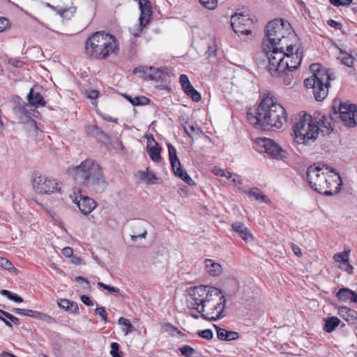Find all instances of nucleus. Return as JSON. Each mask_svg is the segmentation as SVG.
<instances>
[{
  "label": "nucleus",
  "mask_w": 357,
  "mask_h": 357,
  "mask_svg": "<svg viewBox=\"0 0 357 357\" xmlns=\"http://www.w3.org/2000/svg\"><path fill=\"white\" fill-rule=\"evenodd\" d=\"M247 120L256 128L268 130L282 128L287 122V114L285 109L274 102L273 97L264 98L254 113L247 112Z\"/></svg>",
  "instance_id": "f257e3e1"
},
{
  "label": "nucleus",
  "mask_w": 357,
  "mask_h": 357,
  "mask_svg": "<svg viewBox=\"0 0 357 357\" xmlns=\"http://www.w3.org/2000/svg\"><path fill=\"white\" fill-rule=\"evenodd\" d=\"M69 173L77 182L96 190H103L107 184L102 167L95 160L91 158H87L79 165L70 169Z\"/></svg>",
  "instance_id": "f03ea898"
},
{
  "label": "nucleus",
  "mask_w": 357,
  "mask_h": 357,
  "mask_svg": "<svg viewBox=\"0 0 357 357\" xmlns=\"http://www.w3.org/2000/svg\"><path fill=\"white\" fill-rule=\"evenodd\" d=\"M119 43L116 38L104 31H98L90 36L85 43L86 54L98 59H103L116 54Z\"/></svg>",
  "instance_id": "7ed1b4c3"
},
{
  "label": "nucleus",
  "mask_w": 357,
  "mask_h": 357,
  "mask_svg": "<svg viewBox=\"0 0 357 357\" xmlns=\"http://www.w3.org/2000/svg\"><path fill=\"white\" fill-rule=\"evenodd\" d=\"M292 130L297 144L310 145L317 139L320 128L312 121L311 115L301 112L293 120Z\"/></svg>",
  "instance_id": "20e7f679"
},
{
  "label": "nucleus",
  "mask_w": 357,
  "mask_h": 357,
  "mask_svg": "<svg viewBox=\"0 0 357 357\" xmlns=\"http://www.w3.org/2000/svg\"><path fill=\"white\" fill-rule=\"evenodd\" d=\"M266 36L270 45L281 46V48H284L286 43L296 40L290 23L282 19H276L268 23Z\"/></svg>",
  "instance_id": "39448f33"
},
{
  "label": "nucleus",
  "mask_w": 357,
  "mask_h": 357,
  "mask_svg": "<svg viewBox=\"0 0 357 357\" xmlns=\"http://www.w3.org/2000/svg\"><path fill=\"white\" fill-rule=\"evenodd\" d=\"M310 70L312 75L304 80L307 89H328L331 86L330 82L334 79V77L328 69L321 68L319 63H312Z\"/></svg>",
  "instance_id": "423d86ee"
},
{
  "label": "nucleus",
  "mask_w": 357,
  "mask_h": 357,
  "mask_svg": "<svg viewBox=\"0 0 357 357\" xmlns=\"http://www.w3.org/2000/svg\"><path fill=\"white\" fill-rule=\"evenodd\" d=\"M323 165L321 167L319 165L317 166L315 164L310 165L306 172V178L312 189L317 191L320 194L330 196L332 195L331 190L328 189L326 182L327 181V176L329 172H325ZM328 167L326 166V170H328Z\"/></svg>",
  "instance_id": "0eeeda50"
},
{
  "label": "nucleus",
  "mask_w": 357,
  "mask_h": 357,
  "mask_svg": "<svg viewBox=\"0 0 357 357\" xmlns=\"http://www.w3.org/2000/svg\"><path fill=\"white\" fill-rule=\"evenodd\" d=\"M263 50L268 60L267 66L268 72L273 75L284 73L285 48H281V46L277 45L268 46L264 41Z\"/></svg>",
  "instance_id": "6e6552de"
},
{
  "label": "nucleus",
  "mask_w": 357,
  "mask_h": 357,
  "mask_svg": "<svg viewBox=\"0 0 357 357\" xmlns=\"http://www.w3.org/2000/svg\"><path fill=\"white\" fill-rule=\"evenodd\" d=\"M334 115H339L344 125L349 128L357 126V108L354 104L335 99L333 102Z\"/></svg>",
  "instance_id": "1a4fd4ad"
},
{
  "label": "nucleus",
  "mask_w": 357,
  "mask_h": 357,
  "mask_svg": "<svg viewBox=\"0 0 357 357\" xmlns=\"http://www.w3.org/2000/svg\"><path fill=\"white\" fill-rule=\"evenodd\" d=\"M133 73L142 79L153 82H167L169 74L164 70L152 66H139L133 70Z\"/></svg>",
  "instance_id": "9d476101"
},
{
  "label": "nucleus",
  "mask_w": 357,
  "mask_h": 357,
  "mask_svg": "<svg viewBox=\"0 0 357 357\" xmlns=\"http://www.w3.org/2000/svg\"><path fill=\"white\" fill-rule=\"evenodd\" d=\"M253 22L248 15L238 13L231 17V25L238 36H248L251 33Z\"/></svg>",
  "instance_id": "9b49d317"
},
{
  "label": "nucleus",
  "mask_w": 357,
  "mask_h": 357,
  "mask_svg": "<svg viewBox=\"0 0 357 357\" xmlns=\"http://www.w3.org/2000/svg\"><path fill=\"white\" fill-rule=\"evenodd\" d=\"M284 71L286 70H294L297 68L301 62V53L299 52V46L295 42L286 43Z\"/></svg>",
  "instance_id": "f8f14e48"
},
{
  "label": "nucleus",
  "mask_w": 357,
  "mask_h": 357,
  "mask_svg": "<svg viewBox=\"0 0 357 357\" xmlns=\"http://www.w3.org/2000/svg\"><path fill=\"white\" fill-rule=\"evenodd\" d=\"M33 185L40 194H52L61 191L56 179L45 175H39L33 178Z\"/></svg>",
  "instance_id": "ddd939ff"
},
{
  "label": "nucleus",
  "mask_w": 357,
  "mask_h": 357,
  "mask_svg": "<svg viewBox=\"0 0 357 357\" xmlns=\"http://www.w3.org/2000/svg\"><path fill=\"white\" fill-rule=\"evenodd\" d=\"M13 101L15 103V105L13 107V111L19 120H29L32 116L36 119L41 117L38 111L31 108L29 109L28 107H30L29 104L24 102L19 96L14 97Z\"/></svg>",
  "instance_id": "4468645a"
},
{
  "label": "nucleus",
  "mask_w": 357,
  "mask_h": 357,
  "mask_svg": "<svg viewBox=\"0 0 357 357\" xmlns=\"http://www.w3.org/2000/svg\"><path fill=\"white\" fill-rule=\"evenodd\" d=\"M261 146L264 152L274 158L283 159L287 158V152L282 149L276 142L270 139L261 140Z\"/></svg>",
  "instance_id": "2eb2a0df"
},
{
  "label": "nucleus",
  "mask_w": 357,
  "mask_h": 357,
  "mask_svg": "<svg viewBox=\"0 0 357 357\" xmlns=\"http://www.w3.org/2000/svg\"><path fill=\"white\" fill-rule=\"evenodd\" d=\"M73 202L77 206L82 213L86 215H89L94 208L97 204L92 198L88 196L79 195V199L75 197Z\"/></svg>",
  "instance_id": "dca6fc26"
},
{
  "label": "nucleus",
  "mask_w": 357,
  "mask_h": 357,
  "mask_svg": "<svg viewBox=\"0 0 357 357\" xmlns=\"http://www.w3.org/2000/svg\"><path fill=\"white\" fill-rule=\"evenodd\" d=\"M219 302L215 303L211 307V314H214L215 315H213L211 317H209L208 314H205L204 312L202 314V317L204 319H211V320H217L222 318L224 315L222 314L224 312V310L225 309V305H226V299L225 298L224 294L221 295V296L218 298Z\"/></svg>",
  "instance_id": "f3484780"
},
{
  "label": "nucleus",
  "mask_w": 357,
  "mask_h": 357,
  "mask_svg": "<svg viewBox=\"0 0 357 357\" xmlns=\"http://www.w3.org/2000/svg\"><path fill=\"white\" fill-rule=\"evenodd\" d=\"M328 185V189L331 190L333 192L332 195L337 194L341 189L342 179L339 173L336 170L331 169L327 176V181L326 182Z\"/></svg>",
  "instance_id": "a211bd4d"
},
{
  "label": "nucleus",
  "mask_w": 357,
  "mask_h": 357,
  "mask_svg": "<svg viewBox=\"0 0 357 357\" xmlns=\"http://www.w3.org/2000/svg\"><path fill=\"white\" fill-rule=\"evenodd\" d=\"M208 286H195L188 289V294L195 302L193 307L202 305L204 295L206 294Z\"/></svg>",
  "instance_id": "6ab92c4d"
},
{
  "label": "nucleus",
  "mask_w": 357,
  "mask_h": 357,
  "mask_svg": "<svg viewBox=\"0 0 357 357\" xmlns=\"http://www.w3.org/2000/svg\"><path fill=\"white\" fill-rule=\"evenodd\" d=\"M222 293L218 288L208 287L206 289V294L204 295L202 305L200 307H193L198 312L202 313L205 311V307H208V304L214 301V297L219 298Z\"/></svg>",
  "instance_id": "aec40b11"
},
{
  "label": "nucleus",
  "mask_w": 357,
  "mask_h": 357,
  "mask_svg": "<svg viewBox=\"0 0 357 357\" xmlns=\"http://www.w3.org/2000/svg\"><path fill=\"white\" fill-rule=\"evenodd\" d=\"M231 229L245 242L249 243L253 241L254 237L250 229L241 222H236L231 224Z\"/></svg>",
  "instance_id": "412c9836"
},
{
  "label": "nucleus",
  "mask_w": 357,
  "mask_h": 357,
  "mask_svg": "<svg viewBox=\"0 0 357 357\" xmlns=\"http://www.w3.org/2000/svg\"><path fill=\"white\" fill-rule=\"evenodd\" d=\"M338 314L349 324L357 326V311L342 306L338 308Z\"/></svg>",
  "instance_id": "4be33fe9"
},
{
  "label": "nucleus",
  "mask_w": 357,
  "mask_h": 357,
  "mask_svg": "<svg viewBox=\"0 0 357 357\" xmlns=\"http://www.w3.org/2000/svg\"><path fill=\"white\" fill-rule=\"evenodd\" d=\"M28 104L32 109L45 106L46 101L43 96L38 92L35 91H29L27 95Z\"/></svg>",
  "instance_id": "5701e85b"
},
{
  "label": "nucleus",
  "mask_w": 357,
  "mask_h": 357,
  "mask_svg": "<svg viewBox=\"0 0 357 357\" xmlns=\"http://www.w3.org/2000/svg\"><path fill=\"white\" fill-rule=\"evenodd\" d=\"M147 222L144 220L136 221L132 226V233L131 235V239L135 242L139 238H145L147 231L146 225Z\"/></svg>",
  "instance_id": "b1692460"
},
{
  "label": "nucleus",
  "mask_w": 357,
  "mask_h": 357,
  "mask_svg": "<svg viewBox=\"0 0 357 357\" xmlns=\"http://www.w3.org/2000/svg\"><path fill=\"white\" fill-rule=\"evenodd\" d=\"M214 328L217 331V337L222 341H231L239 338L238 333L232 331H227L225 328H220L218 326L213 324Z\"/></svg>",
  "instance_id": "393cba45"
},
{
  "label": "nucleus",
  "mask_w": 357,
  "mask_h": 357,
  "mask_svg": "<svg viewBox=\"0 0 357 357\" xmlns=\"http://www.w3.org/2000/svg\"><path fill=\"white\" fill-rule=\"evenodd\" d=\"M321 117L324 118V120L321 121V125H319V132H321L324 135L331 133L334 130V116L330 114Z\"/></svg>",
  "instance_id": "a878e982"
},
{
  "label": "nucleus",
  "mask_w": 357,
  "mask_h": 357,
  "mask_svg": "<svg viewBox=\"0 0 357 357\" xmlns=\"http://www.w3.org/2000/svg\"><path fill=\"white\" fill-rule=\"evenodd\" d=\"M86 132L88 135L97 138L100 141H107L109 139V136L96 125L87 126Z\"/></svg>",
  "instance_id": "bb28decb"
},
{
  "label": "nucleus",
  "mask_w": 357,
  "mask_h": 357,
  "mask_svg": "<svg viewBox=\"0 0 357 357\" xmlns=\"http://www.w3.org/2000/svg\"><path fill=\"white\" fill-rule=\"evenodd\" d=\"M335 296L340 301L343 302L350 301L353 303L354 298H356V291L347 287L340 289Z\"/></svg>",
  "instance_id": "cd10ccee"
},
{
  "label": "nucleus",
  "mask_w": 357,
  "mask_h": 357,
  "mask_svg": "<svg viewBox=\"0 0 357 357\" xmlns=\"http://www.w3.org/2000/svg\"><path fill=\"white\" fill-rule=\"evenodd\" d=\"M174 174L185 182L189 185H195V182L190 178L185 170L181 167V162L179 165H176V167H172Z\"/></svg>",
  "instance_id": "c85d7f7f"
},
{
  "label": "nucleus",
  "mask_w": 357,
  "mask_h": 357,
  "mask_svg": "<svg viewBox=\"0 0 357 357\" xmlns=\"http://www.w3.org/2000/svg\"><path fill=\"white\" fill-rule=\"evenodd\" d=\"M57 303L60 308L66 311H70L73 314H77L79 312V307L76 302L70 301L66 298H61L58 301Z\"/></svg>",
  "instance_id": "c756f323"
},
{
  "label": "nucleus",
  "mask_w": 357,
  "mask_h": 357,
  "mask_svg": "<svg viewBox=\"0 0 357 357\" xmlns=\"http://www.w3.org/2000/svg\"><path fill=\"white\" fill-rule=\"evenodd\" d=\"M205 265L207 271L212 276H218L222 273V269L220 264L214 262L212 259H205Z\"/></svg>",
  "instance_id": "7c9ffc66"
},
{
  "label": "nucleus",
  "mask_w": 357,
  "mask_h": 357,
  "mask_svg": "<svg viewBox=\"0 0 357 357\" xmlns=\"http://www.w3.org/2000/svg\"><path fill=\"white\" fill-rule=\"evenodd\" d=\"M153 142L155 143L154 146L151 147L149 146H147V153L153 162H158L161 160V148L158 146V144L154 139Z\"/></svg>",
  "instance_id": "2f4dec72"
},
{
  "label": "nucleus",
  "mask_w": 357,
  "mask_h": 357,
  "mask_svg": "<svg viewBox=\"0 0 357 357\" xmlns=\"http://www.w3.org/2000/svg\"><path fill=\"white\" fill-rule=\"evenodd\" d=\"M340 320L336 317H328L326 320V323L324 326V330L327 333L333 332L335 328L340 324Z\"/></svg>",
  "instance_id": "473e14b6"
},
{
  "label": "nucleus",
  "mask_w": 357,
  "mask_h": 357,
  "mask_svg": "<svg viewBox=\"0 0 357 357\" xmlns=\"http://www.w3.org/2000/svg\"><path fill=\"white\" fill-rule=\"evenodd\" d=\"M337 59L348 67H352L354 63V57L351 54L342 50H340V55L338 56Z\"/></svg>",
  "instance_id": "72a5a7b5"
},
{
  "label": "nucleus",
  "mask_w": 357,
  "mask_h": 357,
  "mask_svg": "<svg viewBox=\"0 0 357 357\" xmlns=\"http://www.w3.org/2000/svg\"><path fill=\"white\" fill-rule=\"evenodd\" d=\"M167 148L171 166L172 167H176V165H179L180 163V160L176 154V150L174 148V146L170 143L167 144Z\"/></svg>",
  "instance_id": "f704fd0d"
},
{
  "label": "nucleus",
  "mask_w": 357,
  "mask_h": 357,
  "mask_svg": "<svg viewBox=\"0 0 357 357\" xmlns=\"http://www.w3.org/2000/svg\"><path fill=\"white\" fill-rule=\"evenodd\" d=\"M75 11L76 8L75 6H70L68 8L59 7L57 9V14H59L63 18L70 19L73 16Z\"/></svg>",
  "instance_id": "c9c22d12"
},
{
  "label": "nucleus",
  "mask_w": 357,
  "mask_h": 357,
  "mask_svg": "<svg viewBox=\"0 0 357 357\" xmlns=\"http://www.w3.org/2000/svg\"><path fill=\"white\" fill-rule=\"evenodd\" d=\"M11 311L15 314L20 315H25L31 317H36V314H38V311L28 310V309H21L17 307H14L11 310Z\"/></svg>",
  "instance_id": "e433bc0d"
},
{
  "label": "nucleus",
  "mask_w": 357,
  "mask_h": 357,
  "mask_svg": "<svg viewBox=\"0 0 357 357\" xmlns=\"http://www.w3.org/2000/svg\"><path fill=\"white\" fill-rule=\"evenodd\" d=\"M350 252L351 250H344V252H342L336 253L333 256V259L336 262H342L343 264H344L345 262H348Z\"/></svg>",
  "instance_id": "4c0bfd02"
},
{
  "label": "nucleus",
  "mask_w": 357,
  "mask_h": 357,
  "mask_svg": "<svg viewBox=\"0 0 357 357\" xmlns=\"http://www.w3.org/2000/svg\"><path fill=\"white\" fill-rule=\"evenodd\" d=\"M249 195L255 197L256 200H261L266 203L268 201L267 197L265 195L261 194L257 188H252L249 192Z\"/></svg>",
  "instance_id": "58836bf2"
},
{
  "label": "nucleus",
  "mask_w": 357,
  "mask_h": 357,
  "mask_svg": "<svg viewBox=\"0 0 357 357\" xmlns=\"http://www.w3.org/2000/svg\"><path fill=\"white\" fill-rule=\"evenodd\" d=\"M179 82L182 89H195L192 86L188 77L186 75L182 74L179 77Z\"/></svg>",
  "instance_id": "ea45409f"
},
{
  "label": "nucleus",
  "mask_w": 357,
  "mask_h": 357,
  "mask_svg": "<svg viewBox=\"0 0 357 357\" xmlns=\"http://www.w3.org/2000/svg\"><path fill=\"white\" fill-rule=\"evenodd\" d=\"M132 105L133 106H140V105H146L149 103V100L146 97L144 96H137L133 98L132 100Z\"/></svg>",
  "instance_id": "a19ab883"
},
{
  "label": "nucleus",
  "mask_w": 357,
  "mask_h": 357,
  "mask_svg": "<svg viewBox=\"0 0 357 357\" xmlns=\"http://www.w3.org/2000/svg\"><path fill=\"white\" fill-rule=\"evenodd\" d=\"M118 322L120 325L126 327V329L124 330L126 335L128 334L132 331L133 326L131 324L128 319L123 317H120Z\"/></svg>",
  "instance_id": "79ce46f5"
},
{
  "label": "nucleus",
  "mask_w": 357,
  "mask_h": 357,
  "mask_svg": "<svg viewBox=\"0 0 357 357\" xmlns=\"http://www.w3.org/2000/svg\"><path fill=\"white\" fill-rule=\"evenodd\" d=\"M36 319L44 321L48 324H55L56 323V321L54 318L52 317L50 315H47L44 313H41L40 312H38V314H36Z\"/></svg>",
  "instance_id": "37998d69"
},
{
  "label": "nucleus",
  "mask_w": 357,
  "mask_h": 357,
  "mask_svg": "<svg viewBox=\"0 0 357 357\" xmlns=\"http://www.w3.org/2000/svg\"><path fill=\"white\" fill-rule=\"evenodd\" d=\"M75 281L78 283H79L81 287L83 289H85V290H90L91 289V284H90V282L89 281L82 277V276H77L75 278Z\"/></svg>",
  "instance_id": "c03bdc74"
},
{
  "label": "nucleus",
  "mask_w": 357,
  "mask_h": 357,
  "mask_svg": "<svg viewBox=\"0 0 357 357\" xmlns=\"http://www.w3.org/2000/svg\"><path fill=\"white\" fill-rule=\"evenodd\" d=\"M110 354L112 357H123V353L119 351V344L117 342H112Z\"/></svg>",
  "instance_id": "a18cd8bd"
},
{
  "label": "nucleus",
  "mask_w": 357,
  "mask_h": 357,
  "mask_svg": "<svg viewBox=\"0 0 357 357\" xmlns=\"http://www.w3.org/2000/svg\"><path fill=\"white\" fill-rule=\"evenodd\" d=\"M197 335L203 339L211 340L213 338V333L211 329H205L197 332Z\"/></svg>",
  "instance_id": "49530a36"
},
{
  "label": "nucleus",
  "mask_w": 357,
  "mask_h": 357,
  "mask_svg": "<svg viewBox=\"0 0 357 357\" xmlns=\"http://www.w3.org/2000/svg\"><path fill=\"white\" fill-rule=\"evenodd\" d=\"M0 267L6 270L15 269L13 264L6 258L0 257Z\"/></svg>",
  "instance_id": "de8ad7c7"
},
{
  "label": "nucleus",
  "mask_w": 357,
  "mask_h": 357,
  "mask_svg": "<svg viewBox=\"0 0 357 357\" xmlns=\"http://www.w3.org/2000/svg\"><path fill=\"white\" fill-rule=\"evenodd\" d=\"M0 313L3 317H6L10 321H12L14 324H15L17 326L20 324V319L17 317H16L13 316V314H10L9 312L3 311L2 310H0Z\"/></svg>",
  "instance_id": "09e8293b"
},
{
  "label": "nucleus",
  "mask_w": 357,
  "mask_h": 357,
  "mask_svg": "<svg viewBox=\"0 0 357 357\" xmlns=\"http://www.w3.org/2000/svg\"><path fill=\"white\" fill-rule=\"evenodd\" d=\"M201 3L206 8L213 10L218 5V0H199Z\"/></svg>",
  "instance_id": "8fccbe9b"
},
{
  "label": "nucleus",
  "mask_w": 357,
  "mask_h": 357,
  "mask_svg": "<svg viewBox=\"0 0 357 357\" xmlns=\"http://www.w3.org/2000/svg\"><path fill=\"white\" fill-rule=\"evenodd\" d=\"M179 350L181 354L185 357H191V355L195 352V350L188 345H185L181 347Z\"/></svg>",
  "instance_id": "3c124183"
},
{
  "label": "nucleus",
  "mask_w": 357,
  "mask_h": 357,
  "mask_svg": "<svg viewBox=\"0 0 357 357\" xmlns=\"http://www.w3.org/2000/svg\"><path fill=\"white\" fill-rule=\"evenodd\" d=\"M186 95L192 98L194 102H198L201 100L202 96L198 91H184Z\"/></svg>",
  "instance_id": "603ef678"
},
{
  "label": "nucleus",
  "mask_w": 357,
  "mask_h": 357,
  "mask_svg": "<svg viewBox=\"0 0 357 357\" xmlns=\"http://www.w3.org/2000/svg\"><path fill=\"white\" fill-rule=\"evenodd\" d=\"M162 329L165 332H168L170 334H173L174 332H176L178 334H181V332L170 323H167L162 326Z\"/></svg>",
  "instance_id": "864d4df0"
},
{
  "label": "nucleus",
  "mask_w": 357,
  "mask_h": 357,
  "mask_svg": "<svg viewBox=\"0 0 357 357\" xmlns=\"http://www.w3.org/2000/svg\"><path fill=\"white\" fill-rule=\"evenodd\" d=\"M212 172L216 175V176H225L227 177L228 179L231 178V176H232V174L230 173V172H228L227 175L224 171V169L218 167H214L213 168V170H212Z\"/></svg>",
  "instance_id": "5fc2aeb1"
},
{
  "label": "nucleus",
  "mask_w": 357,
  "mask_h": 357,
  "mask_svg": "<svg viewBox=\"0 0 357 357\" xmlns=\"http://www.w3.org/2000/svg\"><path fill=\"white\" fill-rule=\"evenodd\" d=\"M98 286L101 287V288H102V289H104L107 290L110 293L117 294V293H119L120 291V289L119 288L115 287H112V286H110V285H108V284H104L102 282H98Z\"/></svg>",
  "instance_id": "6e6d98bb"
},
{
  "label": "nucleus",
  "mask_w": 357,
  "mask_h": 357,
  "mask_svg": "<svg viewBox=\"0 0 357 357\" xmlns=\"http://www.w3.org/2000/svg\"><path fill=\"white\" fill-rule=\"evenodd\" d=\"M328 91H314V96L316 100L322 101L328 96Z\"/></svg>",
  "instance_id": "4d7b16f0"
},
{
  "label": "nucleus",
  "mask_w": 357,
  "mask_h": 357,
  "mask_svg": "<svg viewBox=\"0 0 357 357\" xmlns=\"http://www.w3.org/2000/svg\"><path fill=\"white\" fill-rule=\"evenodd\" d=\"M95 314L99 315L104 322H107V313L104 307H98L95 310Z\"/></svg>",
  "instance_id": "13d9d810"
},
{
  "label": "nucleus",
  "mask_w": 357,
  "mask_h": 357,
  "mask_svg": "<svg viewBox=\"0 0 357 357\" xmlns=\"http://www.w3.org/2000/svg\"><path fill=\"white\" fill-rule=\"evenodd\" d=\"M326 115L321 112H316L314 114V116L312 117V121L314 123V124L317 125V126L319 128V125H321V121H323L324 118H321V116H326Z\"/></svg>",
  "instance_id": "bf43d9fd"
},
{
  "label": "nucleus",
  "mask_w": 357,
  "mask_h": 357,
  "mask_svg": "<svg viewBox=\"0 0 357 357\" xmlns=\"http://www.w3.org/2000/svg\"><path fill=\"white\" fill-rule=\"evenodd\" d=\"M143 178L146 179V183L149 184L153 183L154 180L157 179L154 173L149 172L143 173Z\"/></svg>",
  "instance_id": "052dcab7"
},
{
  "label": "nucleus",
  "mask_w": 357,
  "mask_h": 357,
  "mask_svg": "<svg viewBox=\"0 0 357 357\" xmlns=\"http://www.w3.org/2000/svg\"><path fill=\"white\" fill-rule=\"evenodd\" d=\"M83 93L84 96L92 100H95L99 95V91H83Z\"/></svg>",
  "instance_id": "680f3d73"
},
{
  "label": "nucleus",
  "mask_w": 357,
  "mask_h": 357,
  "mask_svg": "<svg viewBox=\"0 0 357 357\" xmlns=\"http://www.w3.org/2000/svg\"><path fill=\"white\" fill-rule=\"evenodd\" d=\"M353 0H329L330 3L335 6H348Z\"/></svg>",
  "instance_id": "e2e57ef3"
},
{
  "label": "nucleus",
  "mask_w": 357,
  "mask_h": 357,
  "mask_svg": "<svg viewBox=\"0 0 357 357\" xmlns=\"http://www.w3.org/2000/svg\"><path fill=\"white\" fill-rule=\"evenodd\" d=\"M9 64L16 68H22L24 66V62L22 61L18 60L15 58H11L8 60Z\"/></svg>",
  "instance_id": "0e129e2a"
},
{
  "label": "nucleus",
  "mask_w": 357,
  "mask_h": 357,
  "mask_svg": "<svg viewBox=\"0 0 357 357\" xmlns=\"http://www.w3.org/2000/svg\"><path fill=\"white\" fill-rule=\"evenodd\" d=\"M8 26V20L3 17H0V32L5 31Z\"/></svg>",
  "instance_id": "69168bd1"
},
{
  "label": "nucleus",
  "mask_w": 357,
  "mask_h": 357,
  "mask_svg": "<svg viewBox=\"0 0 357 357\" xmlns=\"http://www.w3.org/2000/svg\"><path fill=\"white\" fill-rule=\"evenodd\" d=\"M80 299L82 302L87 306H92L93 305V303L92 302L91 298L88 296L82 295Z\"/></svg>",
  "instance_id": "338daca9"
},
{
  "label": "nucleus",
  "mask_w": 357,
  "mask_h": 357,
  "mask_svg": "<svg viewBox=\"0 0 357 357\" xmlns=\"http://www.w3.org/2000/svg\"><path fill=\"white\" fill-rule=\"evenodd\" d=\"M63 255L66 257H70L73 256V250L70 247H66L62 250Z\"/></svg>",
  "instance_id": "774afa93"
}]
</instances>
